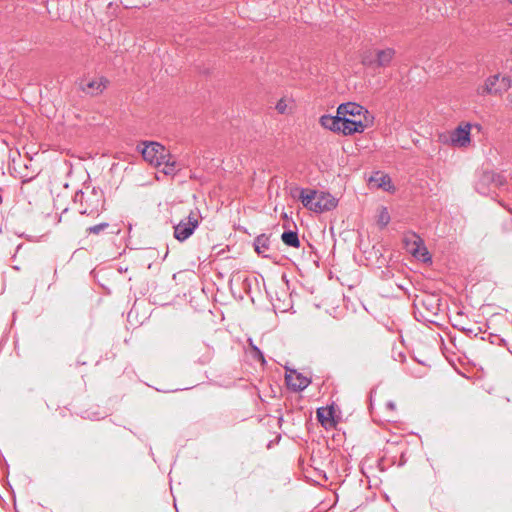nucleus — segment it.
I'll return each mask as SVG.
<instances>
[{
	"label": "nucleus",
	"mask_w": 512,
	"mask_h": 512,
	"mask_svg": "<svg viewBox=\"0 0 512 512\" xmlns=\"http://www.w3.org/2000/svg\"><path fill=\"white\" fill-rule=\"evenodd\" d=\"M104 193L96 187L86 186L77 191L73 196V202L79 205L78 211L82 215H99L104 206Z\"/></svg>",
	"instance_id": "nucleus-1"
},
{
	"label": "nucleus",
	"mask_w": 512,
	"mask_h": 512,
	"mask_svg": "<svg viewBox=\"0 0 512 512\" xmlns=\"http://www.w3.org/2000/svg\"><path fill=\"white\" fill-rule=\"evenodd\" d=\"M299 199L304 207L315 212L330 211L337 206V199L328 192L300 189Z\"/></svg>",
	"instance_id": "nucleus-2"
},
{
	"label": "nucleus",
	"mask_w": 512,
	"mask_h": 512,
	"mask_svg": "<svg viewBox=\"0 0 512 512\" xmlns=\"http://www.w3.org/2000/svg\"><path fill=\"white\" fill-rule=\"evenodd\" d=\"M512 85V80L509 76H502L501 74H495L489 76L483 85L478 88V94L481 96L494 95L501 96L507 92Z\"/></svg>",
	"instance_id": "nucleus-3"
},
{
	"label": "nucleus",
	"mask_w": 512,
	"mask_h": 512,
	"mask_svg": "<svg viewBox=\"0 0 512 512\" xmlns=\"http://www.w3.org/2000/svg\"><path fill=\"white\" fill-rule=\"evenodd\" d=\"M200 219L198 210L191 211L187 217L174 226V237L180 242L187 240L199 226Z\"/></svg>",
	"instance_id": "nucleus-4"
},
{
	"label": "nucleus",
	"mask_w": 512,
	"mask_h": 512,
	"mask_svg": "<svg viewBox=\"0 0 512 512\" xmlns=\"http://www.w3.org/2000/svg\"><path fill=\"white\" fill-rule=\"evenodd\" d=\"M403 244L406 251L412 254L418 260L426 262L430 260L428 251L423 245L422 239L415 233H407L404 235Z\"/></svg>",
	"instance_id": "nucleus-5"
},
{
	"label": "nucleus",
	"mask_w": 512,
	"mask_h": 512,
	"mask_svg": "<svg viewBox=\"0 0 512 512\" xmlns=\"http://www.w3.org/2000/svg\"><path fill=\"white\" fill-rule=\"evenodd\" d=\"M109 80L103 76L84 77L78 81L79 89L89 96L101 94L108 86Z\"/></svg>",
	"instance_id": "nucleus-6"
},
{
	"label": "nucleus",
	"mask_w": 512,
	"mask_h": 512,
	"mask_svg": "<svg viewBox=\"0 0 512 512\" xmlns=\"http://www.w3.org/2000/svg\"><path fill=\"white\" fill-rule=\"evenodd\" d=\"M471 128L472 125L468 122L460 124L452 133H450V145L466 148L471 143Z\"/></svg>",
	"instance_id": "nucleus-7"
},
{
	"label": "nucleus",
	"mask_w": 512,
	"mask_h": 512,
	"mask_svg": "<svg viewBox=\"0 0 512 512\" xmlns=\"http://www.w3.org/2000/svg\"><path fill=\"white\" fill-rule=\"evenodd\" d=\"M285 380L288 387L295 392L303 391L311 382L310 379L295 370H291L290 373H287Z\"/></svg>",
	"instance_id": "nucleus-8"
},
{
	"label": "nucleus",
	"mask_w": 512,
	"mask_h": 512,
	"mask_svg": "<svg viewBox=\"0 0 512 512\" xmlns=\"http://www.w3.org/2000/svg\"><path fill=\"white\" fill-rule=\"evenodd\" d=\"M366 125L362 120L350 119L346 116H341V133L343 135H352L354 133H362Z\"/></svg>",
	"instance_id": "nucleus-9"
},
{
	"label": "nucleus",
	"mask_w": 512,
	"mask_h": 512,
	"mask_svg": "<svg viewBox=\"0 0 512 512\" xmlns=\"http://www.w3.org/2000/svg\"><path fill=\"white\" fill-rule=\"evenodd\" d=\"M395 55V51L392 48H386L383 50H378L376 53V60L370 61L367 58L363 59V64L365 65H373L375 64L377 67H386L388 66L393 57Z\"/></svg>",
	"instance_id": "nucleus-10"
},
{
	"label": "nucleus",
	"mask_w": 512,
	"mask_h": 512,
	"mask_svg": "<svg viewBox=\"0 0 512 512\" xmlns=\"http://www.w3.org/2000/svg\"><path fill=\"white\" fill-rule=\"evenodd\" d=\"M479 194L488 195L493 189V171H484L475 183Z\"/></svg>",
	"instance_id": "nucleus-11"
},
{
	"label": "nucleus",
	"mask_w": 512,
	"mask_h": 512,
	"mask_svg": "<svg viewBox=\"0 0 512 512\" xmlns=\"http://www.w3.org/2000/svg\"><path fill=\"white\" fill-rule=\"evenodd\" d=\"M143 159L150 164L153 162L156 157H158L159 151H163V145L157 142H143L141 146H139Z\"/></svg>",
	"instance_id": "nucleus-12"
},
{
	"label": "nucleus",
	"mask_w": 512,
	"mask_h": 512,
	"mask_svg": "<svg viewBox=\"0 0 512 512\" xmlns=\"http://www.w3.org/2000/svg\"><path fill=\"white\" fill-rule=\"evenodd\" d=\"M368 113V111L361 105L354 102L342 103L337 108V114L341 116H361L362 114Z\"/></svg>",
	"instance_id": "nucleus-13"
},
{
	"label": "nucleus",
	"mask_w": 512,
	"mask_h": 512,
	"mask_svg": "<svg viewBox=\"0 0 512 512\" xmlns=\"http://www.w3.org/2000/svg\"><path fill=\"white\" fill-rule=\"evenodd\" d=\"M322 127L332 132L341 133V115H323L319 120Z\"/></svg>",
	"instance_id": "nucleus-14"
},
{
	"label": "nucleus",
	"mask_w": 512,
	"mask_h": 512,
	"mask_svg": "<svg viewBox=\"0 0 512 512\" xmlns=\"http://www.w3.org/2000/svg\"><path fill=\"white\" fill-rule=\"evenodd\" d=\"M317 419L325 428L335 425L333 407H320L317 409Z\"/></svg>",
	"instance_id": "nucleus-15"
},
{
	"label": "nucleus",
	"mask_w": 512,
	"mask_h": 512,
	"mask_svg": "<svg viewBox=\"0 0 512 512\" xmlns=\"http://www.w3.org/2000/svg\"><path fill=\"white\" fill-rule=\"evenodd\" d=\"M370 184H374L378 188H382L385 191H390L394 189L391 178L386 174H381L379 172L375 173L369 179Z\"/></svg>",
	"instance_id": "nucleus-16"
},
{
	"label": "nucleus",
	"mask_w": 512,
	"mask_h": 512,
	"mask_svg": "<svg viewBox=\"0 0 512 512\" xmlns=\"http://www.w3.org/2000/svg\"><path fill=\"white\" fill-rule=\"evenodd\" d=\"M269 247H270V239L267 235L261 234L255 238L254 248L258 255H262L263 257H268V255H266L265 252L269 250Z\"/></svg>",
	"instance_id": "nucleus-17"
},
{
	"label": "nucleus",
	"mask_w": 512,
	"mask_h": 512,
	"mask_svg": "<svg viewBox=\"0 0 512 512\" xmlns=\"http://www.w3.org/2000/svg\"><path fill=\"white\" fill-rule=\"evenodd\" d=\"M282 242L289 246L298 248L300 246V240L297 231L294 230H286L281 235Z\"/></svg>",
	"instance_id": "nucleus-18"
},
{
	"label": "nucleus",
	"mask_w": 512,
	"mask_h": 512,
	"mask_svg": "<svg viewBox=\"0 0 512 512\" xmlns=\"http://www.w3.org/2000/svg\"><path fill=\"white\" fill-rule=\"evenodd\" d=\"M170 159H171L170 153L163 146V151H159L158 157H156V159L153 160L151 165L158 167V166L164 165L165 162L170 161Z\"/></svg>",
	"instance_id": "nucleus-19"
},
{
	"label": "nucleus",
	"mask_w": 512,
	"mask_h": 512,
	"mask_svg": "<svg viewBox=\"0 0 512 512\" xmlns=\"http://www.w3.org/2000/svg\"><path fill=\"white\" fill-rule=\"evenodd\" d=\"M170 159H171L170 153L163 146V151H159L158 157H156V159L153 160L151 165L158 167V166L164 165L165 162L170 161Z\"/></svg>",
	"instance_id": "nucleus-20"
},
{
	"label": "nucleus",
	"mask_w": 512,
	"mask_h": 512,
	"mask_svg": "<svg viewBox=\"0 0 512 512\" xmlns=\"http://www.w3.org/2000/svg\"><path fill=\"white\" fill-rule=\"evenodd\" d=\"M179 169L177 162L171 157L170 161L165 162L162 172L165 175H174Z\"/></svg>",
	"instance_id": "nucleus-21"
},
{
	"label": "nucleus",
	"mask_w": 512,
	"mask_h": 512,
	"mask_svg": "<svg viewBox=\"0 0 512 512\" xmlns=\"http://www.w3.org/2000/svg\"><path fill=\"white\" fill-rule=\"evenodd\" d=\"M391 357L393 358L394 361H398L401 363L405 362L406 356L401 345H394L392 347Z\"/></svg>",
	"instance_id": "nucleus-22"
},
{
	"label": "nucleus",
	"mask_w": 512,
	"mask_h": 512,
	"mask_svg": "<svg viewBox=\"0 0 512 512\" xmlns=\"http://www.w3.org/2000/svg\"><path fill=\"white\" fill-rule=\"evenodd\" d=\"M378 224L380 227H386L390 222V214L386 207H382L378 215Z\"/></svg>",
	"instance_id": "nucleus-23"
},
{
	"label": "nucleus",
	"mask_w": 512,
	"mask_h": 512,
	"mask_svg": "<svg viewBox=\"0 0 512 512\" xmlns=\"http://www.w3.org/2000/svg\"><path fill=\"white\" fill-rule=\"evenodd\" d=\"M108 227H109V223L103 222V223L88 227L86 231L88 234L97 235V234H100L101 232H103Z\"/></svg>",
	"instance_id": "nucleus-24"
},
{
	"label": "nucleus",
	"mask_w": 512,
	"mask_h": 512,
	"mask_svg": "<svg viewBox=\"0 0 512 512\" xmlns=\"http://www.w3.org/2000/svg\"><path fill=\"white\" fill-rule=\"evenodd\" d=\"M507 183V179L504 175L493 171V187L498 188L504 186Z\"/></svg>",
	"instance_id": "nucleus-25"
},
{
	"label": "nucleus",
	"mask_w": 512,
	"mask_h": 512,
	"mask_svg": "<svg viewBox=\"0 0 512 512\" xmlns=\"http://www.w3.org/2000/svg\"><path fill=\"white\" fill-rule=\"evenodd\" d=\"M248 341H249V345H250L251 349L254 352V357L261 359L262 362H265L264 355H263L262 351L256 345L253 344L252 339H249Z\"/></svg>",
	"instance_id": "nucleus-26"
},
{
	"label": "nucleus",
	"mask_w": 512,
	"mask_h": 512,
	"mask_svg": "<svg viewBox=\"0 0 512 512\" xmlns=\"http://www.w3.org/2000/svg\"><path fill=\"white\" fill-rule=\"evenodd\" d=\"M276 109L278 110V112L280 113H284L285 112V109H286V104L283 100H280L277 104H276Z\"/></svg>",
	"instance_id": "nucleus-27"
},
{
	"label": "nucleus",
	"mask_w": 512,
	"mask_h": 512,
	"mask_svg": "<svg viewBox=\"0 0 512 512\" xmlns=\"http://www.w3.org/2000/svg\"><path fill=\"white\" fill-rule=\"evenodd\" d=\"M440 339H441V342H442V354L443 356L445 357V359L448 360V355L446 354V347H445V344H444V339L441 335H439Z\"/></svg>",
	"instance_id": "nucleus-28"
},
{
	"label": "nucleus",
	"mask_w": 512,
	"mask_h": 512,
	"mask_svg": "<svg viewBox=\"0 0 512 512\" xmlns=\"http://www.w3.org/2000/svg\"><path fill=\"white\" fill-rule=\"evenodd\" d=\"M387 407L390 409V410H395L396 408V405L393 401H389L387 402Z\"/></svg>",
	"instance_id": "nucleus-29"
},
{
	"label": "nucleus",
	"mask_w": 512,
	"mask_h": 512,
	"mask_svg": "<svg viewBox=\"0 0 512 512\" xmlns=\"http://www.w3.org/2000/svg\"><path fill=\"white\" fill-rule=\"evenodd\" d=\"M507 100H508L509 106L512 108V92L508 95Z\"/></svg>",
	"instance_id": "nucleus-30"
},
{
	"label": "nucleus",
	"mask_w": 512,
	"mask_h": 512,
	"mask_svg": "<svg viewBox=\"0 0 512 512\" xmlns=\"http://www.w3.org/2000/svg\"><path fill=\"white\" fill-rule=\"evenodd\" d=\"M510 4H512V0H507Z\"/></svg>",
	"instance_id": "nucleus-31"
}]
</instances>
